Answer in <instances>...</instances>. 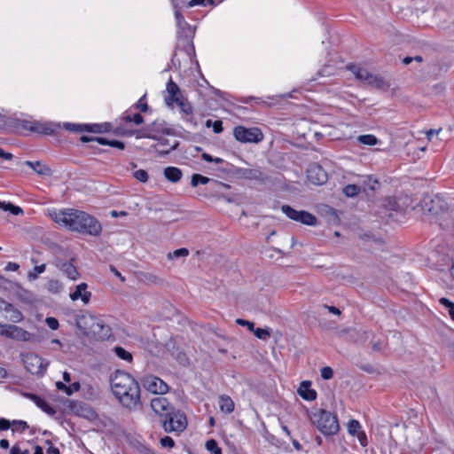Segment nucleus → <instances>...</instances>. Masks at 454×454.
<instances>
[{
	"label": "nucleus",
	"instance_id": "f257e3e1",
	"mask_svg": "<svg viewBox=\"0 0 454 454\" xmlns=\"http://www.w3.org/2000/svg\"><path fill=\"white\" fill-rule=\"evenodd\" d=\"M51 219L72 231L90 236H98L102 231L99 221L84 211L67 209L51 213Z\"/></svg>",
	"mask_w": 454,
	"mask_h": 454
},
{
	"label": "nucleus",
	"instance_id": "f03ea898",
	"mask_svg": "<svg viewBox=\"0 0 454 454\" xmlns=\"http://www.w3.org/2000/svg\"><path fill=\"white\" fill-rule=\"evenodd\" d=\"M111 387L120 403L129 411L141 404L139 383L128 372L116 371L110 379Z\"/></svg>",
	"mask_w": 454,
	"mask_h": 454
},
{
	"label": "nucleus",
	"instance_id": "7ed1b4c3",
	"mask_svg": "<svg viewBox=\"0 0 454 454\" xmlns=\"http://www.w3.org/2000/svg\"><path fill=\"white\" fill-rule=\"evenodd\" d=\"M310 419L317 428L325 436L334 435L340 430L337 416L324 409L313 412Z\"/></svg>",
	"mask_w": 454,
	"mask_h": 454
},
{
	"label": "nucleus",
	"instance_id": "20e7f679",
	"mask_svg": "<svg viewBox=\"0 0 454 454\" xmlns=\"http://www.w3.org/2000/svg\"><path fill=\"white\" fill-rule=\"evenodd\" d=\"M421 207L425 214L438 215L445 213L449 208V205L442 196L426 195L421 200Z\"/></svg>",
	"mask_w": 454,
	"mask_h": 454
},
{
	"label": "nucleus",
	"instance_id": "39448f33",
	"mask_svg": "<svg viewBox=\"0 0 454 454\" xmlns=\"http://www.w3.org/2000/svg\"><path fill=\"white\" fill-rule=\"evenodd\" d=\"M162 427L168 433L183 432L187 427L186 416L174 408L162 420Z\"/></svg>",
	"mask_w": 454,
	"mask_h": 454
},
{
	"label": "nucleus",
	"instance_id": "423d86ee",
	"mask_svg": "<svg viewBox=\"0 0 454 454\" xmlns=\"http://www.w3.org/2000/svg\"><path fill=\"white\" fill-rule=\"evenodd\" d=\"M234 137L240 143H259L263 139V134L259 128H246L237 126L233 129Z\"/></svg>",
	"mask_w": 454,
	"mask_h": 454
},
{
	"label": "nucleus",
	"instance_id": "0eeeda50",
	"mask_svg": "<svg viewBox=\"0 0 454 454\" xmlns=\"http://www.w3.org/2000/svg\"><path fill=\"white\" fill-rule=\"evenodd\" d=\"M282 212L290 219L295 221V222H299L301 223H303V224H306V225H310V226H314L317 223V217L305 211V210H295L294 208H293L291 206L289 205H283L282 207Z\"/></svg>",
	"mask_w": 454,
	"mask_h": 454
},
{
	"label": "nucleus",
	"instance_id": "6e6552de",
	"mask_svg": "<svg viewBox=\"0 0 454 454\" xmlns=\"http://www.w3.org/2000/svg\"><path fill=\"white\" fill-rule=\"evenodd\" d=\"M22 361L27 371L35 375H43L49 364L48 362L44 363L41 356L34 353L25 355Z\"/></svg>",
	"mask_w": 454,
	"mask_h": 454
},
{
	"label": "nucleus",
	"instance_id": "1a4fd4ad",
	"mask_svg": "<svg viewBox=\"0 0 454 454\" xmlns=\"http://www.w3.org/2000/svg\"><path fill=\"white\" fill-rule=\"evenodd\" d=\"M143 387L153 394L164 395L168 391V386L160 378L153 375H146L142 378Z\"/></svg>",
	"mask_w": 454,
	"mask_h": 454
},
{
	"label": "nucleus",
	"instance_id": "9d476101",
	"mask_svg": "<svg viewBox=\"0 0 454 454\" xmlns=\"http://www.w3.org/2000/svg\"><path fill=\"white\" fill-rule=\"evenodd\" d=\"M1 335L19 341H31L34 336L29 332L15 325H4Z\"/></svg>",
	"mask_w": 454,
	"mask_h": 454
},
{
	"label": "nucleus",
	"instance_id": "9b49d317",
	"mask_svg": "<svg viewBox=\"0 0 454 454\" xmlns=\"http://www.w3.org/2000/svg\"><path fill=\"white\" fill-rule=\"evenodd\" d=\"M308 180L316 185H322L328 180L327 172L317 163H312L307 169Z\"/></svg>",
	"mask_w": 454,
	"mask_h": 454
},
{
	"label": "nucleus",
	"instance_id": "f8f14e48",
	"mask_svg": "<svg viewBox=\"0 0 454 454\" xmlns=\"http://www.w3.org/2000/svg\"><path fill=\"white\" fill-rule=\"evenodd\" d=\"M151 407L156 414L161 417H166L174 409L168 399L163 396L153 398Z\"/></svg>",
	"mask_w": 454,
	"mask_h": 454
},
{
	"label": "nucleus",
	"instance_id": "ddd939ff",
	"mask_svg": "<svg viewBox=\"0 0 454 454\" xmlns=\"http://www.w3.org/2000/svg\"><path fill=\"white\" fill-rule=\"evenodd\" d=\"M98 317L90 313H84L77 316L75 323L76 326L84 333H91L93 327Z\"/></svg>",
	"mask_w": 454,
	"mask_h": 454
},
{
	"label": "nucleus",
	"instance_id": "4468645a",
	"mask_svg": "<svg viewBox=\"0 0 454 454\" xmlns=\"http://www.w3.org/2000/svg\"><path fill=\"white\" fill-rule=\"evenodd\" d=\"M236 174L242 178L247 180H255L261 183H264L268 176L262 172L259 168H239Z\"/></svg>",
	"mask_w": 454,
	"mask_h": 454
},
{
	"label": "nucleus",
	"instance_id": "2eb2a0df",
	"mask_svg": "<svg viewBox=\"0 0 454 454\" xmlns=\"http://www.w3.org/2000/svg\"><path fill=\"white\" fill-rule=\"evenodd\" d=\"M167 91L168 95L165 98V102L169 106H171L173 103H177L181 98H183L180 88L171 78L167 83Z\"/></svg>",
	"mask_w": 454,
	"mask_h": 454
},
{
	"label": "nucleus",
	"instance_id": "dca6fc26",
	"mask_svg": "<svg viewBox=\"0 0 454 454\" xmlns=\"http://www.w3.org/2000/svg\"><path fill=\"white\" fill-rule=\"evenodd\" d=\"M54 264L57 268L61 270L68 278L72 280H76L80 276L77 269L71 262H63L62 260L58 259Z\"/></svg>",
	"mask_w": 454,
	"mask_h": 454
},
{
	"label": "nucleus",
	"instance_id": "f3484780",
	"mask_svg": "<svg viewBox=\"0 0 454 454\" xmlns=\"http://www.w3.org/2000/svg\"><path fill=\"white\" fill-rule=\"evenodd\" d=\"M23 395L27 399L33 401L40 409H42L48 415L53 416L56 414V410L51 406L44 399L33 393H24Z\"/></svg>",
	"mask_w": 454,
	"mask_h": 454
},
{
	"label": "nucleus",
	"instance_id": "a211bd4d",
	"mask_svg": "<svg viewBox=\"0 0 454 454\" xmlns=\"http://www.w3.org/2000/svg\"><path fill=\"white\" fill-rule=\"evenodd\" d=\"M87 287L88 286L86 283H81L76 286L74 292L70 294V299L72 301H77L78 299H81L84 304L89 303L91 297V293L86 291Z\"/></svg>",
	"mask_w": 454,
	"mask_h": 454
},
{
	"label": "nucleus",
	"instance_id": "6ab92c4d",
	"mask_svg": "<svg viewBox=\"0 0 454 454\" xmlns=\"http://www.w3.org/2000/svg\"><path fill=\"white\" fill-rule=\"evenodd\" d=\"M91 333L102 340H105L110 337L111 327L105 324V322L102 319L98 318Z\"/></svg>",
	"mask_w": 454,
	"mask_h": 454
},
{
	"label": "nucleus",
	"instance_id": "aec40b11",
	"mask_svg": "<svg viewBox=\"0 0 454 454\" xmlns=\"http://www.w3.org/2000/svg\"><path fill=\"white\" fill-rule=\"evenodd\" d=\"M66 128L67 129L76 131V132H82V131H89V132H93V133H101L102 132L101 126L98 124L81 125V124L67 123Z\"/></svg>",
	"mask_w": 454,
	"mask_h": 454
},
{
	"label": "nucleus",
	"instance_id": "412c9836",
	"mask_svg": "<svg viewBox=\"0 0 454 454\" xmlns=\"http://www.w3.org/2000/svg\"><path fill=\"white\" fill-rule=\"evenodd\" d=\"M309 381H302L298 388L299 395L307 401H313L317 398V392L310 388Z\"/></svg>",
	"mask_w": 454,
	"mask_h": 454
},
{
	"label": "nucleus",
	"instance_id": "4be33fe9",
	"mask_svg": "<svg viewBox=\"0 0 454 454\" xmlns=\"http://www.w3.org/2000/svg\"><path fill=\"white\" fill-rule=\"evenodd\" d=\"M25 164L30 167L35 172H36L40 176H50L52 175V170L51 168L45 164H43L41 161H30L27 160Z\"/></svg>",
	"mask_w": 454,
	"mask_h": 454
},
{
	"label": "nucleus",
	"instance_id": "5701e85b",
	"mask_svg": "<svg viewBox=\"0 0 454 454\" xmlns=\"http://www.w3.org/2000/svg\"><path fill=\"white\" fill-rule=\"evenodd\" d=\"M366 84L375 89H388L390 84L385 81V79L379 74H371L369 75Z\"/></svg>",
	"mask_w": 454,
	"mask_h": 454
},
{
	"label": "nucleus",
	"instance_id": "b1692460",
	"mask_svg": "<svg viewBox=\"0 0 454 454\" xmlns=\"http://www.w3.org/2000/svg\"><path fill=\"white\" fill-rule=\"evenodd\" d=\"M347 68L350 70L356 78L364 83L368 81L369 75L372 74L367 69L356 67L354 64H349L347 66Z\"/></svg>",
	"mask_w": 454,
	"mask_h": 454
},
{
	"label": "nucleus",
	"instance_id": "393cba45",
	"mask_svg": "<svg viewBox=\"0 0 454 454\" xmlns=\"http://www.w3.org/2000/svg\"><path fill=\"white\" fill-rule=\"evenodd\" d=\"M213 181L215 183V185L217 186H222V187H229V185L222 183V182H218L216 180H211L210 178L207 177V176H204L200 174H193L192 176V180H191V184L192 187H196L198 186L200 184H206L209 182Z\"/></svg>",
	"mask_w": 454,
	"mask_h": 454
},
{
	"label": "nucleus",
	"instance_id": "a878e982",
	"mask_svg": "<svg viewBox=\"0 0 454 454\" xmlns=\"http://www.w3.org/2000/svg\"><path fill=\"white\" fill-rule=\"evenodd\" d=\"M166 122L164 121H154L153 122L146 125L148 129H152L153 134H158L162 133L166 135H172L173 131L171 129L165 127Z\"/></svg>",
	"mask_w": 454,
	"mask_h": 454
},
{
	"label": "nucleus",
	"instance_id": "bb28decb",
	"mask_svg": "<svg viewBox=\"0 0 454 454\" xmlns=\"http://www.w3.org/2000/svg\"><path fill=\"white\" fill-rule=\"evenodd\" d=\"M17 127H21L23 129L35 131L40 133H48L46 129L43 128L42 125L38 123H32L28 121L25 120H16Z\"/></svg>",
	"mask_w": 454,
	"mask_h": 454
},
{
	"label": "nucleus",
	"instance_id": "cd10ccee",
	"mask_svg": "<svg viewBox=\"0 0 454 454\" xmlns=\"http://www.w3.org/2000/svg\"><path fill=\"white\" fill-rule=\"evenodd\" d=\"M182 176H183L182 171L178 168L167 167L164 169L165 178L172 183L178 182L181 179Z\"/></svg>",
	"mask_w": 454,
	"mask_h": 454
},
{
	"label": "nucleus",
	"instance_id": "c85d7f7f",
	"mask_svg": "<svg viewBox=\"0 0 454 454\" xmlns=\"http://www.w3.org/2000/svg\"><path fill=\"white\" fill-rule=\"evenodd\" d=\"M234 402L228 395H221L219 398V407L223 412L231 413L234 410Z\"/></svg>",
	"mask_w": 454,
	"mask_h": 454
},
{
	"label": "nucleus",
	"instance_id": "c756f323",
	"mask_svg": "<svg viewBox=\"0 0 454 454\" xmlns=\"http://www.w3.org/2000/svg\"><path fill=\"white\" fill-rule=\"evenodd\" d=\"M364 184V191H372L374 192L378 190L380 186V182L377 178H374L372 176H367L363 182Z\"/></svg>",
	"mask_w": 454,
	"mask_h": 454
},
{
	"label": "nucleus",
	"instance_id": "7c9ffc66",
	"mask_svg": "<svg viewBox=\"0 0 454 454\" xmlns=\"http://www.w3.org/2000/svg\"><path fill=\"white\" fill-rule=\"evenodd\" d=\"M137 138H150L153 140H159V137L156 134L152 133V129H148L147 126L136 132Z\"/></svg>",
	"mask_w": 454,
	"mask_h": 454
},
{
	"label": "nucleus",
	"instance_id": "2f4dec72",
	"mask_svg": "<svg viewBox=\"0 0 454 454\" xmlns=\"http://www.w3.org/2000/svg\"><path fill=\"white\" fill-rule=\"evenodd\" d=\"M383 207L387 210L397 211L400 208V205L395 198L387 197L383 200Z\"/></svg>",
	"mask_w": 454,
	"mask_h": 454
},
{
	"label": "nucleus",
	"instance_id": "473e14b6",
	"mask_svg": "<svg viewBox=\"0 0 454 454\" xmlns=\"http://www.w3.org/2000/svg\"><path fill=\"white\" fill-rule=\"evenodd\" d=\"M114 351L115 353V355L122 359V360H125L127 362H131L132 361V355L131 353H129V351H127L125 348H123L122 347H115L114 348Z\"/></svg>",
	"mask_w": 454,
	"mask_h": 454
},
{
	"label": "nucleus",
	"instance_id": "72a5a7b5",
	"mask_svg": "<svg viewBox=\"0 0 454 454\" xmlns=\"http://www.w3.org/2000/svg\"><path fill=\"white\" fill-rule=\"evenodd\" d=\"M357 140L364 145H375L378 144L379 140L374 135H361L357 137Z\"/></svg>",
	"mask_w": 454,
	"mask_h": 454
},
{
	"label": "nucleus",
	"instance_id": "f704fd0d",
	"mask_svg": "<svg viewBox=\"0 0 454 454\" xmlns=\"http://www.w3.org/2000/svg\"><path fill=\"white\" fill-rule=\"evenodd\" d=\"M361 192V187L356 184H348L343 188V193L347 197H355Z\"/></svg>",
	"mask_w": 454,
	"mask_h": 454
},
{
	"label": "nucleus",
	"instance_id": "c9c22d12",
	"mask_svg": "<svg viewBox=\"0 0 454 454\" xmlns=\"http://www.w3.org/2000/svg\"><path fill=\"white\" fill-rule=\"evenodd\" d=\"M45 269H46V265L44 263L41 264V265H35L34 267V269L28 272V274H27L28 279L35 280L41 273L44 272Z\"/></svg>",
	"mask_w": 454,
	"mask_h": 454
},
{
	"label": "nucleus",
	"instance_id": "e433bc0d",
	"mask_svg": "<svg viewBox=\"0 0 454 454\" xmlns=\"http://www.w3.org/2000/svg\"><path fill=\"white\" fill-rule=\"evenodd\" d=\"M176 104L179 106L181 111L185 115L189 116L192 114L193 108L188 101L184 100V98H181L180 101H178Z\"/></svg>",
	"mask_w": 454,
	"mask_h": 454
},
{
	"label": "nucleus",
	"instance_id": "4c0bfd02",
	"mask_svg": "<svg viewBox=\"0 0 454 454\" xmlns=\"http://www.w3.org/2000/svg\"><path fill=\"white\" fill-rule=\"evenodd\" d=\"M47 289L52 294H59L62 289V284L57 279H51L48 282Z\"/></svg>",
	"mask_w": 454,
	"mask_h": 454
},
{
	"label": "nucleus",
	"instance_id": "58836bf2",
	"mask_svg": "<svg viewBox=\"0 0 454 454\" xmlns=\"http://www.w3.org/2000/svg\"><path fill=\"white\" fill-rule=\"evenodd\" d=\"M206 448L213 454H222V449L218 447L217 442L214 439L207 441Z\"/></svg>",
	"mask_w": 454,
	"mask_h": 454
},
{
	"label": "nucleus",
	"instance_id": "ea45409f",
	"mask_svg": "<svg viewBox=\"0 0 454 454\" xmlns=\"http://www.w3.org/2000/svg\"><path fill=\"white\" fill-rule=\"evenodd\" d=\"M439 302L447 308L450 318L454 320V302L445 297L441 298Z\"/></svg>",
	"mask_w": 454,
	"mask_h": 454
},
{
	"label": "nucleus",
	"instance_id": "a19ab883",
	"mask_svg": "<svg viewBox=\"0 0 454 454\" xmlns=\"http://www.w3.org/2000/svg\"><path fill=\"white\" fill-rule=\"evenodd\" d=\"M254 334L260 340H266L270 337V333L268 329L264 328H254L252 331Z\"/></svg>",
	"mask_w": 454,
	"mask_h": 454
},
{
	"label": "nucleus",
	"instance_id": "79ce46f5",
	"mask_svg": "<svg viewBox=\"0 0 454 454\" xmlns=\"http://www.w3.org/2000/svg\"><path fill=\"white\" fill-rule=\"evenodd\" d=\"M189 254V250L187 248L182 247L175 250L174 252H170L168 254V259H174L178 257H185Z\"/></svg>",
	"mask_w": 454,
	"mask_h": 454
},
{
	"label": "nucleus",
	"instance_id": "37998d69",
	"mask_svg": "<svg viewBox=\"0 0 454 454\" xmlns=\"http://www.w3.org/2000/svg\"><path fill=\"white\" fill-rule=\"evenodd\" d=\"M360 423L356 419H351L348 423V432L351 435H356L358 434V430L360 429Z\"/></svg>",
	"mask_w": 454,
	"mask_h": 454
},
{
	"label": "nucleus",
	"instance_id": "c03bdc74",
	"mask_svg": "<svg viewBox=\"0 0 454 454\" xmlns=\"http://www.w3.org/2000/svg\"><path fill=\"white\" fill-rule=\"evenodd\" d=\"M9 312L11 313L10 320L12 323H19V322L22 321L23 315L19 309L12 307V310H9Z\"/></svg>",
	"mask_w": 454,
	"mask_h": 454
},
{
	"label": "nucleus",
	"instance_id": "a18cd8bd",
	"mask_svg": "<svg viewBox=\"0 0 454 454\" xmlns=\"http://www.w3.org/2000/svg\"><path fill=\"white\" fill-rule=\"evenodd\" d=\"M133 176L142 183H146L149 178L148 173L144 169H138L135 171L133 173Z\"/></svg>",
	"mask_w": 454,
	"mask_h": 454
},
{
	"label": "nucleus",
	"instance_id": "49530a36",
	"mask_svg": "<svg viewBox=\"0 0 454 454\" xmlns=\"http://www.w3.org/2000/svg\"><path fill=\"white\" fill-rule=\"evenodd\" d=\"M214 4H215L214 0H190L188 3V8L195 6V5H202V6L213 5Z\"/></svg>",
	"mask_w": 454,
	"mask_h": 454
},
{
	"label": "nucleus",
	"instance_id": "de8ad7c7",
	"mask_svg": "<svg viewBox=\"0 0 454 454\" xmlns=\"http://www.w3.org/2000/svg\"><path fill=\"white\" fill-rule=\"evenodd\" d=\"M179 145V143L178 141H175L174 145H172L170 146V148L168 149H165V148H158L157 145H154L153 147L155 148L156 152L160 154V155H167L170 152L176 150L177 148V146Z\"/></svg>",
	"mask_w": 454,
	"mask_h": 454
},
{
	"label": "nucleus",
	"instance_id": "09e8293b",
	"mask_svg": "<svg viewBox=\"0 0 454 454\" xmlns=\"http://www.w3.org/2000/svg\"><path fill=\"white\" fill-rule=\"evenodd\" d=\"M137 109H139L142 113H146L149 110L148 104L145 102V95H144L138 102L135 105Z\"/></svg>",
	"mask_w": 454,
	"mask_h": 454
},
{
	"label": "nucleus",
	"instance_id": "8fccbe9b",
	"mask_svg": "<svg viewBox=\"0 0 454 454\" xmlns=\"http://www.w3.org/2000/svg\"><path fill=\"white\" fill-rule=\"evenodd\" d=\"M333 376V371L331 367L325 366L321 369V377L324 380H330Z\"/></svg>",
	"mask_w": 454,
	"mask_h": 454
},
{
	"label": "nucleus",
	"instance_id": "3c124183",
	"mask_svg": "<svg viewBox=\"0 0 454 454\" xmlns=\"http://www.w3.org/2000/svg\"><path fill=\"white\" fill-rule=\"evenodd\" d=\"M160 444L165 448H173L175 446V442L170 436H164L160 439Z\"/></svg>",
	"mask_w": 454,
	"mask_h": 454
},
{
	"label": "nucleus",
	"instance_id": "603ef678",
	"mask_svg": "<svg viewBox=\"0 0 454 454\" xmlns=\"http://www.w3.org/2000/svg\"><path fill=\"white\" fill-rule=\"evenodd\" d=\"M236 323L239 325L247 327L250 332L254 331V324L246 319L238 318Z\"/></svg>",
	"mask_w": 454,
	"mask_h": 454
},
{
	"label": "nucleus",
	"instance_id": "864d4df0",
	"mask_svg": "<svg viewBox=\"0 0 454 454\" xmlns=\"http://www.w3.org/2000/svg\"><path fill=\"white\" fill-rule=\"evenodd\" d=\"M45 322L51 330H57L59 326L58 319H56L55 317H47Z\"/></svg>",
	"mask_w": 454,
	"mask_h": 454
},
{
	"label": "nucleus",
	"instance_id": "5fc2aeb1",
	"mask_svg": "<svg viewBox=\"0 0 454 454\" xmlns=\"http://www.w3.org/2000/svg\"><path fill=\"white\" fill-rule=\"evenodd\" d=\"M8 211H10L14 215L23 214V210L21 207L15 206L12 203H10V205L8 206Z\"/></svg>",
	"mask_w": 454,
	"mask_h": 454
},
{
	"label": "nucleus",
	"instance_id": "6e6d98bb",
	"mask_svg": "<svg viewBox=\"0 0 454 454\" xmlns=\"http://www.w3.org/2000/svg\"><path fill=\"white\" fill-rule=\"evenodd\" d=\"M13 305L3 299H0V309L9 312V310H12Z\"/></svg>",
	"mask_w": 454,
	"mask_h": 454
},
{
	"label": "nucleus",
	"instance_id": "4d7b16f0",
	"mask_svg": "<svg viewBox=\"0 0 454 454\" xmlns=\"http://www.w3.org/2000/svg\"><path fill=\"white\" fill-rule=\"evenodd\" d=\"M213 131L215 133V134H219L223 131V122L222 121L220 120H217V121H215L213 122Z\"/></svg>",
	"mask_w": 454,
	"mask_h": 454
},
{
	"label": "nucleus",
	"instance_id": "13d9d810",
	"mask_svg": "<svg viewBox=\"0 0 454 454\" xmlns=\"http://www.w3.org/2000/svg\"><path fill=\"white\" fill-rule=\"evenodd\" d=\"M12 425L17 426V429H20L21 431H24L25 429L28 428L27 423L24 420H13Z\"/></svg>",
	"mask_w": 454,
	"mask_h": 454
},
{
	"label": "nucleus",
	"instance_id": "bf43d9fd",
	"mask_svg": "<svg viewBox=\"0 0 454 454\" xmlns=\"http://www.w3.org/2000/svg\"><path fill=\"white\" fill-rule=\"evenodd\" d=\"M12 422L6 419H0V430H7L11 427Z\"/></svg>",
	"mask_w": 454,
	"mask_h": 454
},
{
	"label": "nucleus",
	"instance_id": "052dcab7",
	"mask_svg": "<svg viewBox=\"0 0 454 454\" xmlns=\"http://www.w3.org/2000/svg\"><path fill=\"white\" fill-rule=\"evenodd\" d=\"M357 434L358 441L360 442L362 446L367 445V437L364 432H360Z\"/></svg>",
	"mask_w": 454,
	"mask_h": 454
},
{
	"label": "nucleus",
	"instance_id": "680f3d73",
	"mask_svg": "<svg viewBox=\"0 0 454 454\" xmlns=\"http://www.w3.org/2000/svg\"><path fill=\"white\" fill-rule=\"evenodd\" d=\"M56 387L58 389L64 391L67 395H71V391H67V386L65 383L58 381L56 382Z\"/></svg>",
	"mask_w": 454,
	"mask_h": 454
},
{
	"label": "nucleus",
	"instance_id": "e2e57ef3",
	"mask_svg": "<svg viewBox=\"0 0 454 454\" xmlns=\"http://www.w3.org/2000/svg\"><path fill=\"white\" fill-rule=\"evenodd\" d=\"M132 122L136 125H140L144 122V117L140 114H135L132 116Z\"/></svg>",
	"mask_w": 454,
	"mask_h": 454
},
{
	"label": "nucleus",
	"instance_id": "0e129e2a",
	"mask_svg": "<svg viewBox=\"0 0 454 454\" xmlns=\"http://www.w3.org/2000/svg\"><path fill=\"white\" fill-rule=\"evenodd\" d=\"M110 146L123 150L125 148V144L119 140H112Z\"/></svg>",
	"mask_w": 454,
	"mask_h": 454
},
{
	"label": "nucleus",
	"instance_id": "69168bd1",
	"mask_svg": "<svg viewBox=\"0 0 454 454\" xmlns=\"http://www.w3.org/2000/svg\"><path fill=\"white\" fill-rule=\"evenodd\" d=\"M81 387V385L79 382H74L70 386H67V391H71V395L74 392H77Z\"/></svg>",
	"mask_w": 454,
	"mask_h": 454
},
{
	"label": "nucleus",
	"instance_id": "338daca9",
	"mask_svg": "<svg viewBox=\"0 0 454 454\" xmlns=\"http://www.w3.org/2000/svg\"><path fill=\"white\" fill-rule=\"evenodd\" d=\"M324 308H325L326 309H328V311L332 314H334V315H338L340 316L341 314L340 310L337 308V307H334V306H329V305H324Z\"/></svg>",
	"mask_w": 454,
	"mask_h": 454
},
{
	"label": "nucleus",
	"instance_id": "774afa93",
	"mask_svg": "<svg viewBox=\"0 0 454 454\" xmlns=\"http://www.w3.org/2000/svg\"><path fill=\"white\" fill-rule=\"evenodd\" d=\"M10 454H29V450H25L23 451H20V448L18 446L14 445L11 449Z\"/></svg>",
	"mask_w": 454,
	"mask_h": 454
}]
</instances>
